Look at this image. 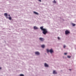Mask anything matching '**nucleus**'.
Masks as SVG:
<instances>
[{
  "label": "nucleus",
  "mask_w": 76,
  "mask_h": 76,
  "mask_svg": "<svg viewBox=\"0 0 76 76\" xmlns=\"http://www.w3.org/2000/svg\"><path fill=\"white\" fill-rule=\"evenodd\" d=\"M53 3H56V1L55 0H54L53 1Z\"/></svg>",
  "instance_id": "f8f14e48"
},
{
  "label": "nucleus",
  "mask_w": 76,
  "mask_h": 76,
  "mask_svg": "<svg viewBox=\"0 0 76 76\" xmlns=\"http://www.w3.org/2000/svg\"><path fill=\"white\" fill-rule=\"evenodd\" d=\"M64 48H66V46H65V45H64Z\"/></svg>",
  "instance_id": "f3484780"
},
{
  "label": "nucleus",
  "mask_w": 76,
  "mask_h": 76,
  "mask_svg": "<svg viewBox=\"0 0 76 76\" xmlns=\"http://www.w3.org/2000/svg\"><path fill=\"white\" fill-rule=\"evenodd\" d=\"M57 73L56 72L55 70H53V74L55 75V74H57Z\"/></svg>",
  "instance_id": "6e6552de"
},
{
  "label": "nucleus",
  "mask_w": 76,
  "mask_h": 76,
  "mask_svg": "<svg viewBox=\"0 0 76 76\" xmlns=\"http://www.w3.org/2000/svg\"><path fill=\"white\" fill-rule=\"evenodd\" d=\"M4 16L6 17L7 19L8 18L9 20H12V17L10 16V15H8V16H9V17H7V13H5L4 14Z\"/></svg>",
  "instance_id": "f03ea898"
},
{
  "label": "nucleus",
  "mask_w": 76,
  "mask_h": 76,
  "mask_svg": "<svg viewBox=\"0 0 76 76\" xmlns=\"http://www.w3.org/2000/svg\"><path fill=\"white\" fill-rule=\"evenodd\" d=\"M39 39L41 41H43L44 40V38L41 37L39 38Z\"/></svg>",
  "instance_id": "39448f33"
},
{
  "label": "nucleus",
  "mask_w": 76,
  "mask_h": 76,
  "mask_svg": "<svg viewBox=\"0 0 76 76\" xmlns=\"http://www.w3.org/2000/svg\"><path fill=\"white\" fill-rule=\"evenodd\" d=\"M58 39H60V37H58Z\"/></svg>",
  "instance_id": "a211bd4d"
},
{
  "label": "nucleus",
  "mask_w": 76,
  "mask_h": 76,
  "mask_svg": "<svg viewBox=\"0 0 76 76\" xmlns=\"http://www.w3.org/2000/svg\"><path fill=\"white\" fill-rule=\"evenodd\" d=\"M72 25L73 26H75V24L74 23H72Z\"/></svg>",
  "instance_id": "ddd939ff"
},
{
  "label": "nucleus",
  "mask_w": 76,
  "mask_h": 76,
  "mask_svg": "<svg viewBox=\"0 0 76 76\" xmlns=\"http://www.w3.org/2000/svg\"><path fill=\"white\" fill-rule=\"evenodd\" d=\"M44 65H45V67H48V64H47L46 63H45L44 64Z\"/></svg>",
  "instance_id": "0eeeda50"
},
{
  "label": "nucleus",
  "mask_w": 76,
  "mask_h": 76,
  "mask_svg": "<svg viewBox=\"0 0 76 76\" xmlns=\"http://www.w3.org/2000/svg\"><path fill=\"white\" fill-rule=\"evenodd\" d=\"M44 28V26H41L40 27V29L42 30V31H43L42 33L44 34V35H45L47 33H48V32L47 31V30L45 28Z\"/></svg>",
  "instance_id": "f257e3e1"
},
{
  "label": "nucleus",
  "mask_w": 76,
  "mask_h": 76,
  "mask_svg": "<svg viewBox=\"0 0 76 76\" xmlns=\"http://www.w3.org/2000/svg\"><path fill=\"white\" fill-rule=\"evenodd\" d=\"M46 51L48 53H49V52H50L51 54L52 53H53L54 52V51H53V50L52 49H51L49 50H48V49H47Z\"/></svg>",
  "instance_id": "7ed1b4c3"
},
{
  "label": "nucleus",
  "mask_w": 76,
  "mask_h": 76,
  "mask_svg": "<svg viewBox=\"0 0 76 76\" xmlns=\"http://www.w3.org/2000/svg\"><path fill=\"white\" fill-rule=\"evenodd\" d=\"M69 70H71V69H69Z\"/></svg>",
  "instance_id": "412c9836"
},
{
  "label": "nucleus",
  "mask_w": 76,
  "mask_h": 76,
  "mask_svg": "<svg viewBox=\"0 0 76 76\" xmlns=\"http://www.w3.org/2000/svg\"><path fill=\"white\" fill-rule=\"evenodd\" d=\"M34 29H37L38 28L36 27V26H34Z\"/></svg>",
  "instance_id": "1a4fd4ad"
},
{
  "label": "nucleus",
  "mask_w": 76,
  "mask_h": 76,
  "mask_svg": "<svg viewBox=\"0 0 76 76\" xmlns=\"http://www.w3.org/2000/svg\"><path fill=\"white\" fill-rule=\"evenodd\" d=\"M34 13V14H35V15H38V13H37V12H36L35 11H34L33 12Z\"/></svg>",
  "instance_id": "9d476101"
},
{
  "label": "nucleus",
  "mask_w": 76,
  "mask_h": 76,
  "mask_svg": "<svg viewBox=\"0 0 76 76\" xmlns=\"http://www.w3.org/2000/svg\"><path fill=\"white\" fill-rule=\"evenodd\" d=\"M41 47L42 48H44V47H45V45H41Z\"/></svg>",
  "instance_id": "9b49d317"
},
{
  "label": "nucleus",
  "mask_w": 76,
  "mask_h": 76,
  "mask_svg": "<svg viewBox=\"0 0 76 76\" xmlns=\"http://www.w3.org/2000/svg\"><path fill=\"white\" fill-rule=\"evenodd\" d=\"M1 67H0V70H1Z\"/></svg>",
  "instance_id": "aec40b11"
},
{
  "label": "nucleus",
  "mask_w": 76,
  "mask_h": 76,
  "mask_svg": "<svg viewBox=\"0 0 76 76\" xmlns=\"http://www.w3.org/2000/svg\"><path fill=\"white\" fill-rule=\"evenodd\" d=\"M64 55H67V53H64Z\"/></svg>",
  "instance_id": "dca6fc26"
},
{
  "label": "nucleus",
  "mask_w": 76,
  "mask_h": 76,
  "mask_svg": "<svg viewBox=\"0 0 76 76\" xmlns=\"http://www.w3.org/2000/svg\"><path fill=\"white\" fill-rule=\"evenodd\" d=\"M20 76H24V75L22 74H21L20 75Z\"/></svg>",
  "instance_id": "4468645a"
},
{
  "label": "nucleus",
  "mask_w": 76,
  "mask_h": 76,
  "mask_svg": "<svg viewBox=\"0 0 76 76\" xmlns=\"http://www.w3.org/2000/svg\"><path fill=\"white\" fill-rule=\"evenodd\" d=\"M35 54L36 55H39V53L38 52H35Z\"/></svg>",
  "instance_id": "423d86ee"
},
{
  "label": "nucleus",
  "mask_w": 76,
  "mask_h": 76,
  "mask_svg": "<svg viewBox=\"0 0 76 76\" xmlns=\"http://www.w3.org/2000/svg\"><path fill=\"white\" fill-rule=\"evenodd\" d=\"M38 1H40V2L41 1V0H38Z\"/></svg>",
  "instance_id": "6ab92c4d"
},
{
  "label": "nucleus",
  "mask_w": 76,
  "mask_h": 76,
  "mask_svg": "<svg viewBox=\"0 0 76 76\" xmlns=\"http://www.w3.org/2000/svg\"><path fill=\"white\" fill-rule=\"evenodd\" d=\"M67 57L68 58H70V57H71V56H67Z\"/></svg>",
  "instance_id": "2eb2a0df"
},
{
  "label": "nucleus",
  "mask_w": 76,
  "mask_h": 76,
  "mask_svg": "<svg viewBox=\"0 0 76 76\" xmlns=\"http://www.w3.org/2000/svg\"><path fill=\"white\" fill-rule=\"evenodd\" d=\"M70 34V31L68 30H66L65 31V35H68V34Z\"/></svg>",
  "instance_id": "20e7f679"
}]
</instances>
